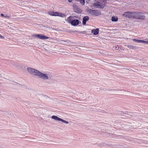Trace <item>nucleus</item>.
Here are the masks:
<instances>
[{
    "label": "nucleus",
    "instance_id": "1",
    "mask_svg": "<svg viewBox=\"0 0 148 148\" xmlns=\"http://www.w3.org/2000/svg\"><path fill=\"white\" fill-rule=\"evenodd\" d=\"M106 0H103L101 2L94 3L93 5L97 8L103 9L106 5Z\"/></svg>",
    "mask_w": 148,
    "mask_h": 148
},
{
    "label": "nucleus",
    "instance_id": "2",
    "mask_svg": "<svg viewBox=\"0 0 148 148\" xmlns=\"http://www.w3.org/2000/svg\"><path fill=\"white\" fill-rule=\"evenodd\" d=\"M133 18L136 19L143 20L145 19V16L140 13L134 12Z\"/></svg>",
    "mask_w": 148,
    "mask_h": 148
},
{
    "label": "nucleus",
    "instance_id": "3",
    "mask_svg": "<svg viewBox=\"0 0 148 148\" xmlns=\"http://www.w3.org/2000/svg\"><path fill=\"white\" fill-rule=\"evenodd\" d=\"M27 71L31 74L38 76L40 71L28 67L27 68Z\"/></svg>",
    "mask_w": 148,
    "mask_h": 148
},
{
    "label": "nucleus",
    "instance_id": "4",
    "mask_svg": "<svg viewBox=\"0 0 148 148\" xmlns=\"http://www.w3.org/2000/svg\"><path fill=\"white\" fill-rule=\"evenodd\" d=\"M88 12L92 15H94L95 16H97L101 14V12L97 10H94L88 9Z\"/></svg>",
    "mask_w": 148,
    "mask_h": 148
},
{
    "label": "nucleus",
    "instance_id": "5",
    "mask_svg": "<svg viewBox=\"0 0 148 148\" xmlns=\"http://www.w3.org/2000/svg\"><path fill=\"white\" fill-rule=\"evenodd\" d=\"M38 77L45 80H47L49 79L48 75L44 74L40 72Z\"/></svg>",
    "mask_w": 148,
    "mask_h": 148
},
{
    "label": "nucleus",
    "instance_id": "6",
    "mask_svg": "<svg viewBox=\"0 0 148 148\" xmlns=\"http://www.w3.org/2000/svg\"><path fill=\"white\" fill-rule=\"evenodd\" d=\"M123 16L128 18H133L134 12H125L123 15Z\"/></svg>",
    "mask_w": 148,
    "mask_h": 148
},
{
    "label": "nucleus",
    "instance_id": "7",
    "mask_svg": "<svg viewBox=\"0 0 148 148\" xmlns=\"http://www.w3.org/2000/svg\"><path fill=\"white\" fill-rule=\"evenodd\" d=\"M51 117L52 119H54L55 120H57L58 121H61L64 123H66V124H68L69 123V122L68 121H66L64 120H63L56 116H54V115L52 116Z\"/></svg>",
    "mask_w": 148,
    "mask_h": 148
},
{
    "label": "nucleus",
    "instance_id": "8",
    "mask_svg": "<svg viewBox=\"0 0 148 148\" xmlns=\"http://www.w3.org/2000/svg\"><path fill=\"white\" fill-rule=\"evenodd\" d=\"M73 9L74 11L77 13H80L82 12V10L77 5H73Z\"/></svg>",
    "mask_w": 148,
    "mask_h": 148
},
{
    "label": "nucleus",
    "instance_id": "9",
    "mask_svg": "<svg viewBox=\"0 0 148 148\" xmlns=\"http://www.w3.org/2000/svg\"><path fill=\"white\" fill-rule=\"evenodd\" d=\"M33 36L36 37H38L39 38L42 40H45L49 38L48 37L45 36L44 35L41 34H34L33 35Z\"/></svg>",
    "mask_w": 148,
    "mask_h": 148
},
{
    "label": "nucleus",
    "instance_id": "10",
    "mask_svg": "<svg viewBox=\"0 0 148 148\" xmlns=\"http://www.w3.org/2000/svg\"><path fill=\"white\" fill-rule=\"evenodd\" d=\"M79 21L77 19L72 20L71 22V24L73 26H76L79 23Z\"/></svg>",
    "mask_w": 148,
    "mask_h": 148
},
{
    "label": "nucleus",
    "instance_id": "11",
    "mask_svg": "<svg viewBox=\"0 0 148 148\" xmlns=\"http://www.w3.org/2000/svg\"><path fill=\"white\" fill-rule=\"evenodd\" d=\"M89 17L87 16H86L83 17V18L82 23L83 25H85L86 24V22L88 20Z\"/></svg>",
    "mask_w": 148,
    "mask_h": 148
},
{
    "label": "nucleus",
    "instance_id": "12",
    "mask_svg": "<svg viewBox=\"0 0 148 148\" xmlns=\"http://www.w3.org/2000/svg\"><path fill=\"white\" fill-rule=\"evenodd\" d=\"M127 47L128 48L130 49L134 50H136L138 49V48L136 46L132 45H127Z\"/></svg>",
    "mask_w": 148,
    "mask_h": 148
},
{
    "label": "nucleus",
    "instance_id": "13",
    "mask_svg": "<svg viewBox=\"0 0 148 148\" xmlns=\"http://www.w3.org/2000/svg\"><path fill=\"white\" fill-rule=\"evenodd\" d=\"M99 29L98 28H97L96 29H93L92 30L91 32L93 33L94 35H96L99 33Z\"/></svg>",
    "mask_w": 148,
    "mask_h": 148
},
{
    "label": "nucleus",
    "instance_id": "14",
    "mask_svg": "<svg viewBox=\"0 0 148 148\" xmlns=\"http://www.w3.org/2000/svg\"><path fill=\"white\" fill-rule=\"evenodd\" d=\"M48 13L51 15L56 16V14H57V12L51 11L49 12Z\"/></svg>",
    "mask_w": 148,
    "mask_h": 148
},
{
    "label": "nucleus",
    "instance_id": "15",
    "mask_svg": "<svg viewBox=\"0 0 148 148\" xmlns=\"http://www.w3.org/2000/svg\"><path fill=\"white\" fill-rule=\"evenodd\" d=\"M56 16H59L61 17H64L65 16V15L62 13H58L57 12V14H56Z\"/></svg>",
    "mask_w": 148,
    "mask_h": 148
},
{
    "label": "nucleus",
    "instance_id": "16",
    "mask_svg": "<svg viewBox=\"0 0 148 148\" xmlns=\"http://www.w3.org/2000/svg\"><path fill=\"white\" fill-rule=\"evenodd\" d=\"M118 19L117 18H115L114 16H112V21H117Z\"/></svg>",
    "mask_w": 148,
    "mask_h": 148
},
{
    "label": "nucleus",
    "instance_id": "17",
    "mask_svg": "<svg viewBox=\"0 0 148 148\" xmlns=\"http://www.w3.org/2000/svg\"><path fill=\"white\" fill-rule=\"evenodd\" d=\"M67 21L69 23H70L71 24V16H70L67 18Z\"/></svg>",
    "mask_w": 148,
    "mask_h": 148
},
{
    "label": "nucleus",
    "instance_id": "18",
    "mask_svg": "<svg viewBox=\"0 0 148 148\" xmlns=\"http://www.w3.org/2000/svg\"><path fill=\"white\" fill-rule=\"evenodd\" d=\"M133 41L136 42L138 43H141V40H137L135 39H133Z\"/></svg>",
    "mask_w": 148,
    "mask_h": 148
},
{
    "label": "nucleus",
    "instance_id": "19",
    "mask_svg": "<svg viewBox=\"0 0 148 148\" xmlns=\"http://www.w3.org/2000/svg\"><path fill=\"white\" fill-rule=\"evenodd\" d=\"M1 15L2 17H7L9 18V16H8L7 15H4L3 14H1Z\"/></svg>",
    "mask_w": 148,
    "mask_h": 148
},
{
    "label": "nucleus",
    "instance_id": "20",
    "mask_svg": "<svg viewBox=\"0 0 148 148\" xmlns=\"http://www.w3.org/2000/svg\"><path fill=\"white\" fill-rule=\"evenodd\" d=\"M141 43H143L146 44L147 43V41L141 40Z\"/></svg>",
    "mask_w": 148,
    "mask_h": 148
},
{
    "label": "nucleus",
    "instance_id": "21",
    "mask_svg": "<svg viewBox=\"0 0 148 148\" xmlns=\"http://www.w3.org/2000/svg\"><path fill=\"white\" fill-rule=\"evenodd\" d=\"M0 38L3 39L4 38V37L3 36L0 35Z\"/></svg>",
    "mask_w": 148,
    "mask_h": 148
},
{
    "label": "nucleus",
    "instance_id": "22",
    "mask_svg": "<svg viewBox=\"0 0 148 148\" xmlns=\"http://www.w3.org/2000/svg\"><path fill=\"white\" fill-rule=\"evenodd\" d=\"M68 0L69 2H71L73 1V0Z\"/></svg>",
    "mask_w": 148,
    "mask_h": 148
},
{
    "label": "nucleus",
    "instance_id": "23",
    "mask_svg": "<svg viewBox=\"0 0 148 148\" xmlns=\"http://www.w3.org/2000/svg\"><path fill=\"white\" fill-rule=\"evenodd\" d=\"M67 40H61V42L64 41V42H67Z\"/></svg>",
    "mask_w": 148,
    "mask_h": 148
},
{
    "label": "nucleus",
    "instance_id": "24",
    "mask_svg": "<svg viewBox=\"0 0 148 148\" xmlns=\"http://www.w3.org/2000/svg\"><path fill=\"white\" fill-rule=\"evenodd\" d=\"M147 44H148V41H147Z\"/></svg>",
    "mask_w": 148,
    "mask_h": 148
}]
</instances>
